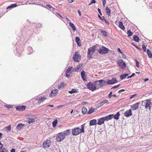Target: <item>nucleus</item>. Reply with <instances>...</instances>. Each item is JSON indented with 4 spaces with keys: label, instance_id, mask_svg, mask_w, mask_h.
<instances>
[{
    "label": "nucleus",
    "instance_id": "f3484780",
    "mask_svg": "<svg viewBox=\"0 0 152 152\" xmlns=\"http://www.w3.org/2000/svg\"><path fill=\"white\" fill-rule=\"evenodd\" d=\"M81 65H79L73 69V71H74L75 72H78L79 71H80L81 70Z\"/></svg>",
    "mask_w": 152,
    "mask_h": 152
},
{
    "label": "nucleus",
    "instance_id": "f704fd0d",
    "mask_svg": "<svg viewBox=\"0 0 152 152\" xmlns=\"http://www.w3.org/2000/svg\"><path fill=\"white\" fill-rule=\"evenodd\" d=\"M106 13L108 15H110V10L109 9L108 7H107L106 8Z\"/></svg>",
    "mask_w": 152,
    "mask_h": 152
},
{
    "label": "nucleus",
    "instance_id": "2eb2a0df",
    "mask_svg": "<svg viewBox=\"0 0 152 152\" xmlns=\"http://www.w3.org/2000/svg\"><path fill=\"white\" fill-rule=\"evenodd\" d=\"M140 103L138 102H137L131 106V107L132 109L133 110H136L139 107Z\"/></svg>",
    "mask_w": 152,
    "mask_h": 152
},
{
    "label": "nucleus",
    "instance_id": "f8f14e48",
    "mask_svg": "<svg viewBox=\"0 0 152 152\" xmlns=\"http://www.w3.org/2000/svg\"><path fill=\"white\" fill-rule=\"evenodd\" d=\"M80 54L78 53V52L75 53V55L73 56V58L74 61L76 62H78L80 59Z\"/></svg>",
    "mask_w": 152,
    "mask_h": 152
},
{
    "label": "nucleus",
    "instance_id": "cd10ccee",
    "mask_svg": "<svg viewBox=\"0 0 152 152\" xmlns=\"http://www.w3.org/2000/svg\"><path fill=\"white\" fill-rule=\"evenodd\" d=\"M69 24L73 31H75L76 30V27L73 23L69 22Z\"/></svg>",
    "mask_w": 152,
    "mask_h": 152
},
{
    "label": "nucleus",
    "instance_id": "423d86ee",
    "mask_svg": "<svg viewBox=\"0 0 152 152\" xmlns=\"http://www.w3.org/2000/svg\"><path fill=\"white\" fill-rule=\"evenodd\" d=\"M65 137V136L63 132H61L58 134L56 138V140L58 142H61L64 140Z\"/></svg>",
    "mask_w": 152,
    "mask_h": 152
},
{
    "label": "nucleus",
    "instance_id": "ea45409f",
    "mask_svg": "<svg viewBox=\"0 0 152 152\" xmlns=\"http://www.w3.org/2000/svg\"><path fill=\"white\" fill-rule=\"evenodd\" d=\"M58 121L57 120H56L53 121V127H55L57 125V123Z\"/></svg>",
    "mask_w": 152,
    "mask_h": 152
},
{
    "label": "nucleus",
    "instance_id": "ddd939ff",
    "mask_svg": "<svg viewBox=\"0 0 152 152\" xmlns=\"http://www.w3.org/2000/svg\"><path fill=\"white\" fill-rule=\"evenodd\" d=\"M58 90L57 89L53 90L51 92L50 95V96L53 97L56 96L58 93Z\"/></svg>",
    "mask_w": 152,
    "mask_h": 152
},
{
    "label": "nucleus",
    "instance_id": "aec40b11",
    "mask_svg": "<svg viewBox=\"0 0 152 152\" xmlns=\"http://www.w3.org/2000/svg\"><path fill=\"white\" fill-rule=\"evenodd\" d=\"M108 101L107 99L104 100L102 101L97 104V106L99 107L102 106L104 104L108 102Z\"/></svg>",
    "mask_w": 152,
    "mask_h": 152
},
{
    "label": "nucleus",
    "instance_id": "49530a36",
    "mask_svg": "<svg viewBox=\"0 0 152 152\" xmlns=\"http://www.w3.org/2000/svg\"><path fill=\"white\" fill-rule=\"evenodd\" d=\"M98 17L99 18H100L102 20H104L105 18L104 16L101 17L99 15H98Z\"/></svg>",
    "mask_w": 152,
    "mask_h": 152
},
{
    "label": "nucleus",
    "instance_id": "a18cd8bd",
    "mask_svg": "<svg viewBox=\"0 0 152 152\" xmlns=\"http://www.w3.org/2000/svg\"><path fill=\"white\" fill-rule=\"evenodd\" d=\"M10 5L11 6V7L12 8L15 7H16L17 6V4L16 3L12 4Z\"/></svg>",
    "mask_w": 152,
    "mask_h": 152
},
{
    "label": "nucleus",
    "instance_id": "8fccbe9b",
    "mask_svg": "<svg viewBox=\"0 0 152 152\" xmlns=\"http://www.w3.org/2000/svg\"><path fill=\"white\" fill-rule=\"evenodd\" d=\"M120 85H117L113 86L112 88H116L119 87Z\"/></svg>",
    "mask_w": 152,
    "mask_h": 152
},
{
    "label": "nucleus",
    "instance_id": "a19ab883",
    "mask_svg": "<svg viewBox=\"0 0 152 152\" xmlns=\"http://www.w3.org/2000/svg\"><path fill=\"white\" fill-rule=\"evenodd\" d=\"M127 34L128 36L130 37L133 34V33L130 30H128Z\"/></svg>",
    "mask_w": 152,
    "mask_h": 152
},
{
    "label": "nucleus",
    "instance_id": "c9c22d12",
    "mask_svg": "<svg viewBox=\"0 0 152 152\" xmlns=\"http://www.w3.org/2000/svg\"><path fill=\"white\" fill-rule=\"evenodd\" d=\"M87 111V109L85 107H83L82 109V112L83 114H85Z\"/></svg>",
    "mask_w": 152,
    "mask_h": 152
},
{
    "label": "nucleus",
    "instance_id": "a878e982",
    "mask_svg": "<svg viewBox=\"0 0 152 152\" xmlns=\"http://www.w3.org/2000/svg\"><path fill=\"white\" fill-rule=\"evenodd\" d=\"M119 27L122 30H124L125 27L123 25L122 22H119Z\"/></svg>",
    "mask_w": 152,
    "mask_h": 152
},
{
    "label": "nucleus",
    "instance_id": "bf43d9fd",
    "mask_svg": "<svg viewBox=\"0 0 152 152\" xmlns=\"http://www.w3.org/2000/svg\"><path fill=\"white\" fill-rule=\"evenodd\" d=\"M125 90L124 89H121L119 91H118V93H121V92H123V91H124Z\"/></svg>",
    "mask_w": 152,
    "mask_h": 152
},
{
    "label": "nucleus",
    "instance_id": "9b49d317",
    "mask_svg": "<svg viewBox=\"0 0 152 152\" xmlns=\"http://www.w3.org/2000/svg\"><path fill=\"white\" fill-rule=\"evenodd\" d=\"M117 82V80L115 78H113L111 80H107L106 82V84L107 85H112L116 83Z\"/></svg>",
    "mask_w": 152,
    "mask_h": 152
},
{
    "label": "nucleus",
    "instance_id": "473e14b6",
    "mask_svg": "<svg viewBox=\"0 0 152 152\" xmlns=\"http://www.w3.org/2000/svg\"><path fill=\"white\" fill-rule=\"evenodd\" d=\"M0 152H8V150L6 148L4 147L0 149Z\"/></svg>",
    "mask_w": 152,
    "mask_h": 152
},
{
    "label": "nucleus",
    "instance_id": "338daca9",
    "mask_svg": "<svg viewBox=\"0 0 152 152\" xmlns=\"http://www.w3.org/2000/svg\"><path fill=\"white\" fill-rule=\"evenodd\" d=\"M87 103V102H83L82 103V104H84Z\"/></svg>",
    "mask_w": 152,
    "mask_h": 152
},
{
    "label": "nucleus",
    "instance_id": "39448f33",
    "mask_svg": "<svg viewBox=\"0 0 152 152\" xmlns=\"http://www.w3.org/2000/svg\"><path fill=\"white\" fill-rule=\"evenodd\" d=\"M94 83L95 85H97V86L99 87V88L105 85H107L106 81L102 80L96 81L94 82Z\"/></svg>",
    "mask_w": 152,
    "mask_h": 152
},
{
    "label": "nucleus",
    "instance_id": "b1692460",
    "mask_svg": "<svg viewBox=\"0 0 152 152\" xmlns=\"http://www.w3.org/2000/svg\"><path fill=\"white\" fill-rule=\"evenodd\" d=\"M75 41L77 42V45L78 46H80L81 45V44L80 43V38L78 37H76L75 38Z\"/></svg>",
    "mask_w": 152,
    "mask_h": 152
},
{
    "label": "nucleus",
    "instance_id": "6e6d98bb",
    "mask_svg": "<svg viewBox=\"0 0 152 152\" xmlns=\"http://www.w3.org/2000/svg\"><path fill=\"white\" fill-rule=\"evenodd\" d=\"M98 12H99L100 14L101 15H102V13L101 12V10H100L99 8H98Z\"/></svg>",
    "mask_w": 152,
    "mask_h": 152
},
{
    "label": "nucleus",
    "instance_id": "774afa93",
    "mask_svg": "<svg viewBox=\"0 0 152 152\" xmlns=\"http://www.w3.org/2000/svg\"><path fill=\"white\" fill-rule=\"evenodd\" d=\"M78 14H79L80 16H81V12L79 10L78 11Z\"/></svg>",
    "mask_w": 152,
    "mask_h": 152
},
{
    "label": "nucleus",
    "instance_id": "0e129e2a",
    "mask_svg": "<svg viewBox=\"0 0 152 152\" xmlns=\"http://www.w3.org/2000/svg\"><path fill=\"white\" fill-rule=\"evenodd\" d=\"M10 152H15V150L12 148Z\"/></svg>",
    "mask_w": 152,
    "mask_h": 152
},
{
    "label": "nucleus",
    "instance_id": "4468645a",
    "mask_svg": "<svg viewBox=\"0 0 152 152\" xmlns=\"http://www.w3.org/2000/svg\"><path fill=\"white\" fill-rule=\"evenodd\" d=\"M105 121H108L113 118V115L110 114L103 117Z\"/></svg>",
    "mask_w": 152,
    "mask_h": 152
},
{
    "label": "nucleus",
    "instance_id": "5701e85b",
    "mask_svg": "<svg viewBox=\"0 0 152 152\" xmlns=\"http://www.w3.org/2000/svg\"><path fill=\"white\" fill-rule=\"evenodd\" d=\"M71 131L70 129H68L64 131L63 133L64 136H67L70 134Z\"/></svg>",
    "mask_w": 152,
    "mask_h": 152
},
{
    "label": "nucleus",
    "instance_id": "7ed1b4c3",
    "mask_svg": "<svg viewBox=\"0 0 152 152\" xmlns=\"http://www.w3.org/2000/svg\"><path fill=\"white\" fill-rule=\"evenodd\" d=\"M86 86L88 89L93 91L99 89V87L97 86L94 82H90L87 84Z\"/></svg>",
    "mask_w": 152,
    "mask_h": 152
},
{
    "label": "nucleus",
    "instance_id": "7c9ffc66",
    "mask_svg": "<svg viewBox=\"0 0 152 152\" xmlns=\"http://www.w3.org/2000/svg\"><path fill=\"white\" fill-rule=\"evenodd\" d=\"M133 40L135 41L138 42H139L140 39L137 36L134 35L133 37Z\"/></svg>",
    "mask_w": 152,
    "mask_h": 152
},
{
    "label": "nucleus",
    "instance_id": "3c124183",
    "mask_svg": "<svg viewBox=\"0 0 152 152\" xmlns=\"http://www.w3.org/2000/svg\"><path fill=\"white\" fill-rule=\"evenodd\" d=\"M50 5L49 4L47 5L46 6H45V8L48 9L49 8V7L50 6Z\"/></svg>",
    "mask_w": 152,
    "mask_h": 152
},
{
    "label": "nucleus",
    "instance_id": "20e7f679",
    "mask_svg": "<svg viewBox=\"0 0 152 152\" xmlns=\"http://www.w3.org/2000/svg\"><path fill=\"white\" fill-rule=\"evenodd\" d=\"M109 51V50L105 47L103 46L100 47L98 45L97 51L100 54H107Z\"/></svg>",
    "mask_w": 152,
    "mask_h": 152
},
{
    "label": "nucleus",
    "instance_id": "bb28decb",
    "mask_svg": "<svg viewBox=\"0 0 152 152\" xmlns=\"http://www.w3.org/2000/svg\"><path fill=\"white\" fill-rule=\"evenodd\" d=\"M24 125L22 124H19L17 126L16 128L17 129L20 130L24 126Z\"/></svg>",
    "mask_w": 152,
    "mask_h": 152
},
{
    "label": "nucleus",
    "instance_id": "e433bc0d",
    "mask_svg": "<svg viewBox=\"0 0 152 152\" xmlns=\"http://www.w3.org/2000/svg\"><path fill=\"white\" fill-rule=\"evenodd\" d=\"M94 112H95V111L93 110V108L92 107H91L88 111L87 113L89 114H90Z\"/></svg>",
    "mask_w": 152,
    "mask_h": 152
},
{
    "label": "nucleus",
    "instance_id": "de8ad7c7",
    "mask_svg": "<svg viewBox=\"0 0 152 152\" xmlns=\"http://www.w3.org/2000/svg\"><path fill=\"white\" fill-rule=\"evenodd\" d=\"M136 66H137L138 67H139V64H140L139 62L137 61L136 60Z\"/></svg>",
    "mask_w": 152,
    "mask_h": 152
},
{
    "label": "nucleus",
    "instance_id": "9d476101",
    "mask_svg": "<svg viewBox=\"0 0 152 152\" xmlns=\"http://www.w3.org/2000/svg\"><path fill=\"white\" fill-rule=\"evenodd\" d=\"M118 64L122 69H125L126 68V64L125 62L122 60H119Z\"/></svg>",
    "mask_w": 152,
    "mask_h": 152
},
{
    "label": "nucleus",
    "instance_id": "680f3d73",
    "mask_svg": "<svg viewBox=\"0 0 152 152\" xmlns=\"http://www.w3.org/2000/svg\"><path fill=\"white\" fill-rule=\"evenodd\" d=\"M104 21L105 22V23H106L107 25H109V23L107 21V20H105L104 19Z\"/></svg>",
    "mask_w": 152,
    "mask_h": 152
},
{
    "label": "nucleus",
    "instance_id": "052dcab7",
    "mask_svg": "<svg viewBox=\"0 0 152 152\" xmlns=\"http://www.w3.org/2000/svg\"><path fill=\"white\" fill-rule=\"evenodd\" d=\"M3 146V145L1 143L0 141V149Z\"/></svg>",
    "mask_w": 152,
    "mask_h": 152
},
{
    "label": "nucleus",
    "instance_id": "412c9836",
    "mask_svg": "<svg viewBox=\"0 0 152 152\" xmlns=\"http://www.w3.org/2000/svg\"><path fill=\"white\" fill-rule=\"evenodd\" d=\"M97 124V121L96 119H93L91 120L89 122L90 126L95 125Z\"/></svg>",
    "mask_w": 152,
    "mask_h": 152
},
{
    "label": "nucleus",
    "instance_id": "58836bf2",
    "mask_svg": "<svg viewBox=\"0 0 152 152\" xmlns=\"http://www.w3.org/2000/svg\"><path fill=\"white\" fill-rule=\"evenodd\" d=\"M128 75V74H125L120 76V78L121 79H123L125 78Z\"/></svg>",
    "mask_w": 152,
    "mask_h": 152
},
{
    "label": "nucleus",
    "instance_id": "79ce46f5",
    "mask_svg": "<svg viewBox=\"0 0 152 152\" xmlns=\"http://www.w3.org/2000/svg\"><path fill=\"white\" fill-rule=\"evenodd\" d=\"M64 86V84L63 83H62L61 84L59 85V86L58 87V89H61V88H63V87Z\"/></svg>",
    "mask_w": 152,
    "mask_h": 152
},
{
    "label": "nucleus",
    "instance_id": "37998d69",
    "mask_svg": "<svg viewBox=\"0 0 152 152\" xmlns=\"http://www.w3.org/2000/svg\"><path fill=\"white\" fill-rule=\"evenodd\" d=\"M6 130L10 131L11 130V126L10 125L8 126L5 128Z\"/></svg>",
    "mask_w": 152,
    "mask_h": 152
},
{
    "label": "nucleus",
    "instance_id": "13d9d810",
    "mask_svg": "<svg viewBox=\"0 0 152 152\" xmlns=\"http://www.w3.org/2000/svg\"><path fill=\"white\" fill-rule=\"evenodd\" d=\"M135 95H136V94H134V95H131L130 97V99H132Z\"/></svg>",
    "mask_w": 152,
    "mask_h": 152
},
{
    "label": "nucleus",
    "instance_id": "6e6552de",
    "mask_svg": "<svg viewBox=\"0 0 152 152\" xmlns=\"http://www.w3.org/2000/svg\"><path fill=\"white\" fill-rule=\"evenodd\" d=\"M26 118L29 120L27 122L29 124L35 122V117L34 116L31 115H28L26 116Z\"/></svg>",
    "mask_w": 152,
    "mask_h": 152
},
{
    "label": "nucleus",
    "instance_id": "c85d7f7f",
    "mask_svg": "<svg viewBox=\"0 0 152 152\" xmlns=\"http://www.w3.org/2000/svg\"><path fill=\"white\" fill-rule=\"evenodd\" d=\"M147 53L149 58H151L152 57V53L151 51L148 49L147 50Z\"/></svg>",
    "mask_w": 152,
    "mask_h": 152
},
{
    "label": "nucleus",
    "instance_id": "393cba45",
    "mask_svg": "<svg viewBox=\"0 0 152 152\" xmlns=\"http://www.w3.org/2000/svg\"><path fill=\"white\" fill-rule=\"evenodd\" d=\"M74 68L70 66L66 70V72L69 73V74H71L72 73V71H73V70Z\"/></svg>",
    "mask_w": 152,
    "mask_h": 152
},
{
    "label": "nucleus",
    "instance_id": "864d4df0",
    "mask_svg": "<svg viewBox=\"0 0 152 152\" xmlns=\"http://www.w3.org/2000/svg\"><path fill=\"white\" fill-rule=\"evenodd\" d=\"M12 8L11 7V5H10V6H8L7 7V10H10L11 9H12Z\"/></svg>",
    "mask_w": 152,
    "mask_h": 152
},
{
    "label": "nucleus",
    "instance_id": "f257e3e1",
    "mask_svg": "<svg viewBox=\"0 0 152 152\" xmlns=\"http://www.w3.org/2000/svg\"><path fill=\"white\" fill-rule=\"evenodd\" d=\"M85 124H84L81 125V128L80 129L78 127L72 129V134L74 135H78L80 133H84V127Z\"/></svg>",
    "mask_w": 152,
    "mask_h": 152
},
{
    "label": "nucleus",
    "instance_id": "6ab92c4d",
    "mask_svg": "<svg viewBox=\"0 0 152 152\" xmlns=\"http://www.w3.org/2000/svg\"><path fill=\"white\" fill-rule=\"evenodd\" d=\"M132 115L131 110H129L126 111L124 113V115L127 117H129Z\"/></svg>",
    "mask_w": 152,
    "mask_h": 152
},
{
    "label": "nucleus",
    "instance_id": "c03bdc74",
    "mask_svg": "<svg viewBox=\"0 0 152 152\" xmlns=\"http://www.w3.org/2000/svg\"><path fill=\"white\" fill-rule=\"evenodd\" d=\"M142 49H143L144 51V52L146 51V48L145 45L144 44H143L142 45Z\"/></svg>",
    "mask_w": 152,
    "mask_h": 152
},
{
    "label": "nucleus",
    "instance_id": "1a4fd4ad",
    "mask_svg": "<svg viewBox=\"0 0 152 152\" xmlns=\"http://www.w3.org/2000/svg\"><path fill=\"white\" fill-rule=\"evenodd\" d=\"M51 144V140H47L43 142L42 146L43 148H45L49 147Z\"/></svg>",
    "mask_w": 152,
    "mask_h": 152
},
{
    "label": "nucleus",
    "instance_id": "603ef678",
    "mask_svg": "<svg viewBox=\"0 0 152 152\" xmlns=\"http://www.w3.org/2000/svg\"><path fill=\"white\" fill-rule=\"evenodd\" d=\"M112 92H110V93L108 95V97L110 98H111V97H112Z\"/></svg>",
    "mask_w": 152,
    "mask_h": 152
},
{
    "label": "nucleus",
    "instance_id": "4be33fe9",
    "mask_svg": "<svg viewBox=\"0 0 152 152\" xmlns=\"http://www.w3.org/2000/svg\"><path fill=\"white\" fill-rule=\"evenodd\" d=\"M81 76L83 80L85 81H86V72L84 70H82L81 72Z\"/></svg>",
    "mask_w": 152,
    "mask_h": 152
},
{
    "label": "nucleus",
    "instance_id": "c756f323",
    "mask_svg": "<svg viewBox=\"0 0 152 152\" xmlns=\"http://www.w3.org/2000/svg\"><path fill=\"white\" fill-rule=\"evenodd\" d=\"M120 114H119V112H118L117 113V114L115 115H113V118L115 119L116 120H118L119 119V116H120Z\"/></svg>",
    "mask_w": 152,
    "mask_h": 152
},
{
    "label": "nucleus",
    "instance_id": "a211bd4d",
    "mask_svg": "<svg viewBox=\"0 0 152 152\" xmlns=\"http://www.w3.org/2000/svg\"><path fill=\"white\" fill-rule=\"evenodd\" d=\"M26 107L25 106H21L16 107V109L19 111H22L25 110Z\"/></svg>",
    "mask_w": 152,
    "mask_h": 152
},
{
    "label": "nucleus",
    "instance_id": "2f4dec72",
    "mask_svg": "<svg viewBox=\"0 0 152 152\" xmlns=\"http://www.w3.org/2000/svg\"><path fill=\"white\" fill-rule=\"evenodd\" d=\"M46 98L44 97H41L39 99L38 102L39 104L41 103V102L44 101Z\"/></svg>",
    "mask_w": 152,
    "mask_h": 152
},
{
    "label": "nucleus",
    "instance_id": "e2e57ef3",
    "mask_svg": "<svg viewBox=\"0 0 152 152\" xmlns=\"http://www.w3.org/2000/svg\"><path fill=\"white\" fill-rule=\"evenodd\" d=\"M67 0L69 3H70L73 2L74 1V0Z\"/></svg>",
    "mask_w": 152,
    "mask_h": 152
},
{
    "label": "nucleus",
    "instance_id": "0eeeda50",
    "mask_svg": "<svg viewBox=\"0 0 152 152\" xmlns=\"http://www.w3.org/2000/svg\"><path fill=\"white\" fill-rule=\"evenodd\" d=\"M145 108L146 109H150L152 105L150 100L148 99L145 100L144 101Z\"/></svg>",
    "mask_w": 152,
    "mask_h": 152
},
{
    "label": "nucleus",
    "instance_id": "4d7b16f0",
    "mask_svg": "<svg viewBox=\"0 0 152 152\" xmlns=\"http://www.w3.org/2000/svg\"><path fill=\"white\" fill-rule=\"evenodd\" d=\"M118 51L120 53H121V54H123V53L121 51L120 49L119 48H118Z\"/></svg>",
    "mask_w": 152,
    "mask_h": 152
},
{
    "label": "nucleus",
    "instance_id": "4c0bfd02",
    "mask_svg": "<svg viewBox=\"0 0 152 152\" xmlns=\"http://www.w3.org/2000/svg\"><path fill=\"white\" fill-rule=\"evenodd\" d=\"M77 92V91L76 89H73L71 91H69V92L70 94H72L73 93H75Z\"/></svg>",
    "mask_w": 152,
    "mask_h": 152
},
{
    "label": "nucleus",
    "instance_id": "dca6fc26",
    "mask_svg": "<svg viewBox=\"0 0 152 152\" xmlns=\"http://www.w3.org/2000/svg\"><path fill=\"white\" fill-rule=\"evenodd\" d=\"M105 120L103 117L101 118L98 119L97 124L99 125H101L104 122Z\"/></svg>",
    "mask_w": 152,
    "mask_h": 152
},
{
    "label": "nucleus",
    "instance_id": "f03ea898",
    "mask_svg": "<svg viewBox=\"0 0 152 152\" xmlns=\"http://www.w3.org/2000/svg\"><path fill=\"white\" fill-rule=\"evenodd\" d=\"M98 45H94L88 49L87 53L88 57L89 59L92 58L91 56L95 53L96 51H97Z\"/></svg>",
    "mask_w": 152,
    "mask_h": 152
},
{
    "label": "nucleus",
    "instance_id": "72a5a7b5",
    "mask_svg": "<svg viewBox=\"0 0 152 152\" xmlns=\"http://www.w3.org/2000/svg\"><path fill=\"white\" fill-rule=\"evenodd\" d=\"M100 32L102 34L105 36H107V32L104 30H100Z\"/></svg>",
    "mask_w": 152,
    "mask_h": 152
},
{
    "label": "nucleus",
    "instance_id": "69168bd1",
    "mask_svg": "<svg viewBox=\"0 0 152 152\" xmlns=\"http://www.w3.org/2000/svg\"><path fill=\"white\" fill-rule=\"evenodd\" d=\"M103 6L104 7H105V4L106 3V1H103Z\"/></svg>",
    "mask_w": 152,
    "mask_h": 152
},
{
    "label": "nucleus",
    "instance_id": "09e8293b",
    "mask_svg": "<svg viewBox=\"0 0 152 152\" xmlns=\"http://www.w3.org/2000/svg\"><path fill=\"white\" fill-rule=\"evenodd\" d=\"M66 76L68 77H70V74H69V73L66 72Z\"/></svg>",
    "mask_w": 152,
    "mask_h": 152
},
{
    "label": "nucleus",
    "instance_id": "5fc2aeb1",
    "mask_svg": "<svg viewBox=\"0 0 152 152\" xmlns=\"http://www.w3.org/2000/svg\"><path fill=\"white\" fill-rule=\"evenodd\" d=\"M96 3V1L95 0H92L91 2V4H94Z\"/></svg>",
    "mask_w": 152,
    "mask_h": 152
}]
</instances>
